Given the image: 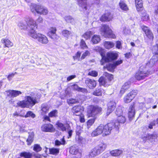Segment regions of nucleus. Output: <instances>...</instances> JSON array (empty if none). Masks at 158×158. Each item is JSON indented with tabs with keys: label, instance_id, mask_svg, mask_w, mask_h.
Returning <instances> with one entry per match:
<instances>
[{
	"label": "nucleus",
	"instance_id": "f257e3e1",
	"mask_svg": "<svg viewBox=\"0 0 158 158\" xmlns=\"http://www.w3.org/2000/svg\"><path fill=\"white\" fill-rule=\"evenodd\" d=\"M36 96L35 94L31 93L30 96H25V100L18 102L17 104L22 108L32 106L37 103Z\"/></svg>",
	"mask_w": 158,
	"mask_h": 158
},
{
	"label": "nucleus",
	"instance_id": "f03ea898",
	"mask_svg": "<svg viewBox=\"0 0 158 158\" xmlns=\"http://www.w3.org/2000/svg\"><path fill=\"white\" fill-rule=\"evenodd\" d=\"M30 9L33 14L36 13L43 15H47L48 13L47 8L44 6L35 3H31L30 6Z\"/></svg>",
	"mask_w": 158,
	"mask_h": 158
},
{
	"label": "nucleus",
	"instance_id": "7ed1b4c3",
	"mask_svg": "<svg viewBox=\"0 0 158 158\" xmlns=\"http://www.w3.org/2000/svg\"><path fill=\"white\" fill-rule=\"evenodd\" d=\"M30 9L33 14L36 13L43 15H47L48 13L47 8L44 6L35 3H31L30 6Z\"/></svg>",
	"mask_w": 158,
	"mask_h": 158
},
{
	"label": "nucleus",
	"instance_id": "20e7f679",
	"mask_svg": "<svg viewBox=\"0 0 158 158\" xmlns=\"http://www.w3.org/2000/svg\"><path fill=\"white\" fill-rule=\"evenodd\" d=\"M100 31L101 34L105 37L114 39L116 37L115 35L113 33L112 31L107 25H102L100 29Z\"/></svg>",
	"mask_w": 158,
	"mask_h": 158
},
{
	"label": "nucleus",
	"instance_id": "39448f33",
	"mask_svg": "<svg viewBox=\"0 0 158 158\" xmlns=\"http://www.w3.org/2000/svg\"><path fill=\"white\" fill-rule=\"evenodd\" d=\"M103 127L102 136H105L110 134L111 130L114 127L118 130L119 128V124L118 123H110L105 126L103 125Z\"/></svg>",
	"mask_w": 158,
	"mask_h": 158
},
{
	"label": "nucleus",
	"instance_id": "423d86ee",
	"mask_svg": "<svg viewBox=\"0 0 158 158\" xmlns=\"http://www.w3.org/2000/svg\"><path fill=\"white\" fill-rule=\"evenodd\" d=\"M30 36L34 39H36L39 43L42 44H46L48 42V38L45 35L40 33L37 34L35 31L33 30L31 32Z\"/></svg>",
	"mask_w": 158,
	"mask_h": 158
},
{
	"label": "nucleus",
	"instance_id": "0eeeda50",
	"mask_svg": "<svg viewBox=\"0 0 158 158\" xmlns=\"http://www.w3.org/2000/svg\"><path fill=\"white\" fill-rule=\"evenodd\" d=\"M102 56V58L100 61L101 65H104V63L113 61L116 59L118 56L117 53L113 52H109L107 53L106 56Z\"/></svg>",
	"mask_w": 158,
	"mask_h": 158
},
{
	"label": "nucleus",
	"instance_id": "6e6552de",
	"mask_svg": "<svg viewBox=\"0 0 158 158\" xmlns=\"http://www.w3.org/2000/svg\"><path fill=\"white\" fill-rule=\"evenodd\" d=\"M102 110V108L98 106H89L87 110L88 116L89 117H94L100 114Z\"/></svg>",
	"mask_w": 158,
	"mask_h": 158
},
{
	"label": "nucleus",
	"instance_id": "1a4fd4ad",
	"mask_svg": "<svg viewBox=\"0 0 158 158\" xmlns=\"http://www.w3.org/2000/svg\"><path fill=\"white\" fill-rule=\"evenodd\" d=\"M137 93V91L136 90H133L130 92L124 98V102L126 103L130 102L135 97Z\"/></svg>",
	"mask_w": 158,
	"mask_h": 158
},
{
	"label": "nucleus",
	"instance_id": "9d476101",
	"mask_svg": "<svg viewBox=\"0 0 158 158\" xmlns=\"http://www.w3.org/2000/svg\"><path fill=\"white\" fill-rule=\"evenodd\" d=\"M27 25L29 27L31 30L29 32V35L30 36L31 32L32 30L35 31L37 28V26L36 22L32 18H29L27 21Z\"/></svg>",
	"mask_w": 158,
	"mask_h": 158
},
{
	"label": "nucleus",
	"instance_id": "9b49d317",
	"mask_svg": "<svg viewBox=\"0 0 158 158\" xmlns=\"http://www.w3.org/2000/svg\"><path fill=\"white\" fill-rule=\"evenodd\" d=\"M151 73H148V72H145L144 71L139 70L136 73L135 77L138 80H140L144 79L145 77H147L148 74H151Z\"/></svg>",
	"mask_w": 158,
	"mask_h": 158
},
{
	"label": "nucleus",
	"instance_id": "f8f14e48",
	"mask_svg": "<svg viewBox=\"0 0 158 158\" xmlns=\"http://www.w3.org/2000/svg\"><path fill=\"white\" fill-rule=\"evenodd\" d=\"M6 92L7 93V96L12 98L16 97L22 94L20 91L14 90H8Z\"/></svg>",
	"mask_w": 158,
	"mask_h": 158
},
{
	"label": "nucleus",
	"instance_id": "ddd939ff",
	"mask_svg": "<svg viewBox=\"0 0 158 158\" xmlns=\"http://www.w3.org/2000/svg\"><path fill=\"white\" fill-rule=\"evenodd\" d=\"M83 107L81 106H74L72 109L73 113L76 115H79L81 114V112L84 110Z\"/></svg>",
	"mask_w": 158,
	"mask_h": 158
},
{
	"label": "nucleus",
	"instance_id": "4468645a",
	"mask_svg": "<svg viewBox=\"0 0 158 158\" xmlns=\"http://www.w3.org/2000/svg\"><path fill=\"white\" fill-rule=\"evenodd\" d=\"M135 110L134 104L131 105L128 110V117L130 120H131L135 116Z\"/></svg>",
	"mask_w": 158,
	"mask_h": 158
},
{
	"label": "nucleus",
	"instance_id": "2eb2a0df",
	"mask_svg": "<svg viewBox=\"0 0 158 158\" xmlns=\"http://www.w3.org/2000/svg\"><path fill=\"white\" fill-rule=\"evenodd\" d=\"M85 82L87 86L90 89H93L95 88L97 84L96 81L89 78L86 79Z\"/></svg>",
	"mask_w": 158,
	"mask_h": 158
},
{
	"label": "nucleus",
	"instance_id": "dca6fc26",
	"mask_svg": "<svg viewBox=\"0 0 158 158\" xmlns=\"http://www.w3.org/2000/svg\"><path fill=\"white\" fill-rule=\"evenodd\" d=\"M56 27H52L49 28L48 33V35L53 39H56L57 36L56 35Z\"/></svg>",
	"mask_w": 158,
	"mask_h": 158
},
{
	"label": "nucleus",
	"instance_id": "f3484780",
	"mask_svg": "<svg viewBox=\"0 0 158 158\" xmlns=\"http://www.w3.org/2000/svg\"><path fill=\"white\" fill-rule=\"evenodd\" d=\"M56 125L57 129L59 130L62 131H65L67 126H69L68 124H63L60 121H57L56 123Z\"/></svg>",
	"mask_w": 158,
	"mask_h": 158
},
{
	"label": "nucleus",
	"instance_id": "a211bd4d",
	"mask_svg": "<svg viewBox=\"0 0 158 158\" xmlns=\"http://www.w3.org/2000/svg\"><path fill=\"white\" fill-rule=\"evenodd\" d=\"M116 107V103L114 101H112L109 102L108 104V109L106 113L108 115L112 112Z\"/></svg>",
	"mask_w": 158,
	"mask_h": 158
},
{
	"label": "nucleus",
	"instance_id": "6ab92c4d",
	"mask_svg": "<svg viewBox=\"0 0 158 158\" xmlns=\"http://www.w3.org/2000/svg\"><path fill=\"white\" fill-rule=\"evenodd\" d=\"M103 127V125L101 124L100 126L94 131L92 133L91 135L92 136H95L102 134V130Z\"/></svg>",
	"mask_w": 158,
	"mask_h": 158
},
{
	"label": "nucleus",
	"instance_id": "aec40b11",
	"mask_svg": "<svg viewBox=\"0 0 158 158\" xmlns=\"http://www.w3.org/2000/svg\"><path fill=\"white\" fill-rule=\"evenodd\" d=\"M143 30L145 32L147 36L150 39L153 40L154 36L153 34L148 29V27L145 26L142 27Z\"/></svg>",
	"mask_w": 158,
	"mask_h": 158
},
{
	"label": "nucleus",
	"instance_id": "412c9836",
	"mask_svg": "<svg viewBox=\"0 0 158 158\" xmlns=\"http://www.w3.org/2000/svg\"><path fill=\"white\" fill-rule=\"evenodd\" d=\"M131 85V82L130 81H127L124 84L120 91V94L121 95L130 88Z\"/></svg>",
	"mask_w": 158,
	"mask_h": 158
},
{
	"label": "nucleus",
	"instance_id": "4be33fe9",
	"mask_svg": "<svg viewBox=\"0 0 158 158\" xmlns=\"http://www.w3.org/2000/svg\"><path fill=\"white\" fill-rule=\"evenodd\" d=\"M41 130L44 131L52 132L53 130V127L52 125L50 124H46L42 126Z\"/></svg>",
	"mask_w": 158,
	"mask_h": 158
},
{
	"label": "nucleus",
	"instance_id": "5701e85b",
	"mask_svg": "<svg viewBox=\"0 0 158 158\" xmlns=\"http://www.w3.org/2000/svg\"><path fill=\"white\" fill-rule=\"evenodd\" d=\"M69 152L71 154L77 155V158H80L81 156V154L79 152L78 149L75 146H72L70 148Z\"/></svg>",
	"mask_w": 158,
	"mask_h": 158
},
{
	"label": "nucleus",
	"instance_id": "b1692460",
	"mask_svg": "<svg viewBox=\"0 0 158 158\" xmlns=\"http://www.w3.org/2000/svg\"><path fill=\"white\" fill-rule=\"evenodd\" d=\"M112 16L109 13H106L102 15L100 18V20L102 21H108L111 20Z\"/></svg>",
	"mask_w": 158,
	"mask_h": 158
},
{
	"label": "nucleus",
	"instance_id": "393cba45",
	"mask_svg": "<svg viewBox=\"0 0 158 158\" xmlns=\"http://www.w3.org/2000/svg\"><path fill=\"white\" fill-rule=\"evenodd\" d=\"M106 147V144L101 143L95 148L97 151L98 152H99V154H100L105 149Z\"/></svg>",
	"mask_w": 158,
	"mask_h": 158
},
{
	"label": "nucleus",
	"instance_id": "a878e982",
	"mask_svg": "<svg viewBox=\"0 0 158 158\" xmlns=\"http://www.w3.org/2000/svg\"><path fill=\"white\" fill-rule=\"evenodd\" d=\"M1 42L5 45V47L10 48L13 46V43L8 39H2Z\"/></svg>",
	"mask_w": 158,
	"mask_h": 158
},
{
	"label": "nucleus",
	"instance_id": "bb28decb",
	"mask_svg": "<svg viewBox=\"0 0 158 158\" xmlns=\"http://www.w3.org/2000/svg\"><path fill=\"white\" fill-rule=\"evenodd\" d=\"M120 8L123 10L126 11L128 10L127 5L126 4L124 0H120L119 3Z\"/></svg>",
	"mask_w": 158,
	"mask_h": 158
},
{
	"label": "nucleus",
	"instance_id": "cd10ccee",
	"mask_svg": "<svg viewBox=\"0 0 158 158\" xmlns=\"http://www.w3.org/2000/svg\"><path fill=\"white\" fill-rule=\"evenodd\" d=\"M123 153L122 150L116 149L113 150L110 152L111 155L114 156H118L122 154Z\"/></svg>",
	"mask_w": 158,
	"mask_h": 158
},
{
	"label": "nucleus",
	"instance_id": "c85d7f7f",
	"mask_svg": "<svg viewBox=\"0 0 158 158\" xmlns=\"http://www.w3.org/2000/svg\"><path fill=\"white\" fill-rule=\"evenodd\" d=\"M156 136L153 134L149 135V134L146 135V136H144L143 138V139L144 141L148 140L152 142L154 141V139L156 138Z\"/></svg>",
	"mask_w": 158,
	"mask_h": 158
},
{
	"label": "nucleus",
	"instance_id": "c756f323",
	"mask_svg": "<svg viewBox=\"0 0 158 158\" xmlns=\"http://www.w3.org/2000/svg\"><path fill=\"white\" fill-rule=\"evenodd\" d=\"M95 33V32L93 31H88L84 34L82 36L86 40L89 39L90 38L91 36Z\"/></svg>",
	"mask_w": 158,
	"mask_h": 158
},
{
	"label": "nucleus",
	"instance_id": "7c9ffc66",
	"mask_svg": "<svg viewBox=\"0 0 158 158\" xmlns=\"http://www.w3.org/2000/svg\"><path fill=\"white\" fill-rule=\"evenodd\" d=\"M104 45L106 48L110 49L114 46V44L112 42L106 41L104 42Z\"/></svg>",
	"mask_w": 158,
	"mask_h": 158
},
{
	"label": "nucleus",
	"instance_id": "2f4dec72",
	"mask_svg": "<svg viewBox=\"0 0 158 158\" xmlns=\"http://www.w3.org/2000/svg\"><path fill=\"white\" fill-rule=\"evenodd\" d=\"M29 134L28 138L26 141L27 143V144L28 145H30L33 141L34 133L33 132H31L29 133Z\"/></svg>",
	"mask_w": 158,
	"mask_h": 158
},
{
	"label": "nucleus",
	"instance_id": "473e14b6",
	"mask_svg": "<svg viewBox=\"0 0 158 158\" xmlns=\"http://www.w3.org/2000/svg\"><path fill=\"white\" fill-rule=\"evenodd\" d=\"M50 107L46 105H43L41 106V113L44 115L47 113Z\"/></svg>",
	"mask_w": 158,
	"mask_h": 158
},
{
	"label": "nucleus",
	"instance_id": "72a5a7b5",
	"mask_svg": "<svg viewBox=\"0 0 158 158\" xmlns=\"http://www.w3.org/2000/svg\"><path fill=\"white\" fill-rule=\"evenodd\" d=\"M100 40V38L99 35H94L92 38L91 42L94 44H96L99 43Z\"/></svg>",
	"mask_w": 158,
	"mask_h": 158
},
{
	"label": "nucleus",
	"instance_id": "f704fd0d",
	"mask_svg": "<svg viewBox=\"0 0 158 158\" xmlns=\"http://www.w3.org/2000/svg\"><path fill=\"white\" fill-rule=\"evenodd\" d=\"M104 90L102 89L97 88L93 92V94L96 96H100L102 95V93H104Z\"/></svg>",
	"mask_w": 158,
	"mask_h": 158
},
{
	"label": "nucleus",
	"instance_id": "c9c22d12",
	"mask_svg": "<svg viewBox=\"0 0 158 158\" xmlns=\"http://www.w3.org/2000/svg\"><path fill=\"white\" fill-rule=\"evenodd\" d=\"M79 5L85 10L87 9V5L86 0H77Z\"/></svg>",
	"mask_w": 158,
	"mask_h": 158
},
{
	"label": "nucleus",
	"instance_id": "e433bc0d",
	"mask_svg": "<svg viewBox=\"0 0 158 158\" xmlns=\"http://www.w3.org/2000/svg\"><path fill=\"white\" fill-rule=\"evenodd\" d=\"M99 154V152H98L94 148L91 152H89V157H93Z\"/></svg>",
	"mask_w": 158,
	"mask_h": 158
},
{
	"label": "nucleus",
	"instance_id": "4c0bfd02",
	"mask_svg": "<svg viewBox=\"0 0 158 158\" xmlns=\"http://www.w3.org/2000/svg\"><path fill=\"white\" fill-rule=\"evenodd\" d=\"M118 123L117 122L116 123H118L119 125V123H124L126 121V118L125 117L122 115L121 116H118Z\"/></svg>",
	"mask_w": 158,
	"mask_h": 158
},
{
	"label": "nucleus",
	"instance_id": "58836bf2",
	"mask_svg": "<svg viewBox=\"0 0 158 158\" xmlns=\"http://www.w3.org/2000/svg\"><path fill=\"white\" fill-rule=\"evenodd\" d=\"M20 156L21 157H23L25 158H31L32 155L30 152H24L20 153Z\"/></svg>",
	"mask_w": 158,
	"mask_h": 158
},
{
	"label": "nucleus",
	"instance_id": "ea45409f",
	"mask_svg": "<svg viewBox=\"0 0 158 158\" xmlns=\"http://www.w3.org/2000/svg\"><path fill=\"white\" fill-rule=\"evenodd\" d=\"M157 60L156 59L154 58L151 59L147 63V65L149 67L153 66L156 63Z\"/></svg>",
	"mask_w": 158,
	"mask_h": 158
},
{
	"label": "nucleus",
	"instance_id": "a19ab883",
	"mask_svg": "<svg viewBox=\"0 0 158 158\" xmlns=\"http://www.w3.org/2000/svg\"><path fill=\"white\" fill-rule=\"evenodd\" d=\"M136 6L137 9L141 8L143 6L142 0H135Z\"/></svg>",
	"mask_w": 158,
	"mask_h": 158
},
{
	"label": "nucleus",
	"instance_id": "79ce46f5",
	"mask_svg": "<svg viewBox=\"0 0 158 158\" xmlns=\"http://www.w3.org/2000/svg\"><path fill=\"white\" fill-rule=\"evenodd\" d=\"M58 111L57 110H54L50 112L48 114L50 117H56L57 116Z\"/></svg>",
	"mask_w": 158,
	"mask_h": 158
},
{
	"label": "nucleus",
	"instance_id": "37998d69",
	"mask_svg": "<svg viewBox=\"0 0 158 158\" xmlns=\"http://www.w3.org/2000/svg\"><path fill=\"white\" fill-rule=\"evenodd\" d=\"M106 67L107 69L111 72L113 71L116 68L114 63L113 64H109L107 65Z\"/></svg>",
	"mask_w": 158,
	"mask_h": 158
},
{
	"label": "nucleus",
	"instance_id": "c03bdc74",
	"mask_svg": "<svg viewBox=\"0 0 158 158\" xmlns=\"http://www.w3.org/2000/svg\"><path fill=\"white\" fill-rule=\"evenodd\" d=\"M49 151L50 154L53 155H56L59 153V149L52 148L49 149Z\"/></svg>",
	"mask_w": 158,
	"mask_h": 158
},
{
	"label": "nucleus",
	"instance_id": "a18cd8bd",
	"mask_svg": "<svg viewBox=\"0 0 158 158\" xmlns=\"http://www.w3.org/2000/svg\"><path fill=\"white\" fill-rule=\"evenodd\" d=\"M65 141L64 139V137L61 140V142L56 140L55 141V144L56 145L59 146L61 144L64 145L65 144Z\"/></svg>",
	"mask_w": 158,
	"mask_h": 158
},
{
	"label": "nucleus",
	"instance_id": "49530a36",
	"mask_svg": "<svg viewBox=\"0 0 158 158\" xmlns=\"http://www.w3.org/2000/svg\"><path fill=\"white\" fill-rule=\"evenodd\" d=\"M98 81L100 84L102 85H105L107 83L106 80L103 77H100Z\"/></svg>",
	"mask_w": 158,
	"mask_h": 158
},
{
	"label": "nucleus",
	"instance_id": "de8ad7c7",
	"mask_svg": "<svg viewBox=\"0 0 158 158\" xmlns=\"http://www.w3.org/2000/svg\"><path fill=\"white\" fill-rule=\"evenodd\" d=\"M80 46L82 49H85L88 48V47L86 45L85 42L83 39L81 40Z\"/></svg>",
	"mask_w": 158,
	"mask_h": 158
},
{
	"label": "nucleus",
	"instance_id": "09e8293b",
	"mask_svg": "<svg viewBox=\"0 0 158 158\" xmlns=\"http://www.w3.org/2000/svg\"><path fill=\"white\" fill-rule=\"evenodd\" d=\"M78 101L77 100L72 98L68 99L67 100V102L69 105L75 104Z\"/></svg>",
	"mask_w": 158,
	"mask_h": 158
},
{
	"label": "nucleus",
	"instance_id": "8fccbe9b",
	"mask_svg": "<svg viewBox=\"0 0 158 158\" xmlns=\"http://www.w3.org/2000/svg\"><path fill=\"white\" fill-rule=\"evenodd\" d=\"M64 19L68 23H71L74 21L73 19L70 16L65 17Z\"/></svg>",
	"mask_w": 158,
	"mask_h": 158
},
{
	"label": "nucleus",
	"instance_id": "3c124183",
	"mask_svg": "<svg viewBox=\"0 0 158 158\" xmlns=\"http://www.w3.org/2000/svg\"><path fill=\"white\" fill-rule=\"evenodd\" d=\"M62 33V35L66 37H68L71 34V32L66 30H63Z\"/></svg>",
	"mask_w": 158,
	"mask_h": 158
},
{
	"label": "nucleus",
	"instance_id": "603ef678",
	"mask_svg": "<svg viewBox=\"0 0 158 158\" xmlns=\"http://www.w3.org/2000/svg\"><path fill=\"white\" fill-rule=\"evenodd\" d=\"M41 148L40 145L38 144H35L34 146L33 150L37 152L40 151Z\"/></svg>",
	"mask_w": 158,
	"mask_h": 158
},
{
	"label": "nucleus",
	"instance_id": "864d4df0",
	"mask_svg": "<svg viewBox=\"0 0 158 158\" xmlns=\"http://www.w3.org/2000/svg\"><path fill=\"white\" fill-rule=\"evenodd\" d=\"M71 88L73 90L79 91L80 87L76 84H74L71 85Z\"/></svg>",
	"mask_w": 158,
	"mask_h": 158
},
{
	"label": "nucleus",
	"instance_id": "5fc2aeb1",
	"mask_svg": "<svg viewBox=\"0 0 158 158\" xmlns=\"http://www.w3.org/2000/svg\"><path fill=\"white\" fill-rule=\"evenodd\" d=\"M142 19L143 21H147L149 19V16L146 13H142Z\"/></svg>",
	"mask_w": 158,
	"mask_h": 158
},
{
	"label": "nucleus",
	"instance_id": "6e6d98bb",
	"mask_svg": "<svg viewBox=\"0 0 158 158\" xmlns=\"http://www.w3.org/2000/svg\"><path fill=\"white\" fill-rule=\"evenodd\" d=\"M29 117H31L32 118H34L35 117V115L31 111H28L25 115V118H27Z\"/></svg>",
	"mask_w": 158,
	"mask_h": 158
},
{
	"label": "nucleus",
	"instance_id": "4d7b16f0",
	"mask_svg": "<svg viewBox=\"0 0 158 158\" xmlns=\"http://www.w3.org/2000/svg\"><path fill=\"white\" fill-rule=\"evenodd\" d=\"M76 140L79 143H84L85 141V139L82 137L78 136L77 138H76Z\"/></svg>",
	"mask_w": 158,
	"mask_h": 158
},
{
	"label": "nucleus",
	"instance_id": "13d9d810",
	"mask_svg": "<svg viewBox=\"0 0 158 158\" xmlns=\"http://www.w3.org/2000/svg\"><path fill=\"white\" fill-rule=\"evenodd\" d=\"M90 54V53L88 51H86L82 54L81 56V60L84 59L86 56H89Z\"/></svg>",
	"mask_w": 158,
	"mask_h": 158
},
{
	"label": "nucleus",
	"instance_id": "bf43d9fd",
	"mask_svg": "<svg viewBox=\"0 0 158 158\" xmlns=\"http://www.w3.org/2000/svg\"><path fill=\"white\" fill-rule=\"evenodd\" d=\"M94 121L95 119L94 118L90 119L88 120L87 122V125L88 128L90 127V126L92 125L94 123Z\"/></svg>",
	"mask_w": 158,
	"mask_h": 158
},
{
	"label": "nucleus",
	"instance_id": "052dcab7",
	"mask_svg": "<svg viewBox=\"0 0 158 158\" xmlns=\"http://www.w3.org/2000/svg\"><path fill=\"white\" fill-rule=\"evenodd\" d=\"M18 26L21 29H26V26L23 22H20L18 24Z\"/></svg>",
	"mask_w": 158,
	"mask_h": 158
},
{
	"label": "nucleus",
	"instance_id": "680f3d73",
	"mask_svg": "<svg viewBox=\"0 0 158 158\" xmlns=\"http://www.w3.org/2000/svg\"><path fill=\"white\" fill-rule=\"evenodd\" d=\"M98 74V72L94 70L89 71L88 73V75L94 77H96L97 76Z\"/></svg>",
	"mask_w": 158,
	"mask_h": 158
},
{
	"label": "nucleus",
	"instance_id": "e2e57ef3",
	"mask_svg": "<svg viewBox=\"0 0 158 158\" xmlns=\"http://www.w3.org/2000/svg\"><path fill=\"white\" fill-rule=\"evenodd\" d=\"M122 111L120 108H118L116 109L115 114L118 117L122 115Z\"/></svg>",
	"mask_w": 158,
	"mask_h": 158
},
{
	"label": "nucleus",
	"instance_id": "0e129e2a",
	"mask_svg": "<svg viewBox=\"0 0 158 158\" xmlns=\"http://www.w3.org/2000/svg\"><path fill=\"white\" fill-rule=\"evenodd\" d=\"M17 73L15 72L14 73L10 74L7 77V78L8 80L10 81L12 79V78L14 77L15 74Z\"/></svg>",
	"mask_w": 158,
	"mask_h": 158
},
{
	"label": "nucleus",
	"instance_id": "69168bd1",
	"mask_svg": "<svg viewBox=\"0 0 158 158\" xmlns=\"http://www.w3.org/2000/svg\"><path fill=\"white\" fill-rule=\"evenodd\" d=\"M81 52L79 51L78 52L75 56H73V59L75 60V59H78L79 60L80 57V56Z\"/></svg>",
	"mask_w": 158,
	"mask_h": 158
},
{
	"label": "nucleus",
	"instance_id": "338daca9",
	"mask_svg": "<svg viewBox=\"0 0 158 158\" xmlns=\"http://www.w3.org/2000/svg\"><path fill=\"white\" fill-rule=\"evenodd\" d=\"M155 124L156 121L155 120L153 121L150 123L148 126V127L149 129H152L153 128V126H155Z\"/></svg>",
	"mask_w": 158,
	"mask_h": 158
},
{
	"label": "nucleus",
	"instance_id": "774afa93",
	"mask_svg": "<svg viewBox=\"0 0 158 158\" xmlns=\"http://www.w3.org/2000/svg\"><path fill=\"white\" fill-rule=\"evenodd\" d=\"M116 47L118 49H120L122 48L121 43L120 41H118L116 42Z\"/></svg>",
	"mask_w": 158,
	"mask_h": 158
}]
</instances>
